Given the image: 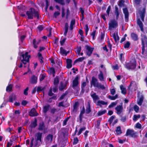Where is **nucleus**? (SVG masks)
Returning a JSON list of instances; mask_svg holds the SVG:
<instances>
[{
  "label": "nucleus",
  "instance_id": "nucleus-1",
  "mask_svg": "<svg viewBox=\"0 0 147 147\" xmlns=\"http://www.w3.org/2000/svg\"><path fill=\"white\" fill-rule=\"evenodd\" d=\"M26 14L28 16V19H32L33 17L36 18L37 19H39V14L38 11H36V9L31 7L30 8L29 11H27L26 12Z\"/></svg>",
  "mask_w": 147,
  "mask_h": 147
},
{
  "label": "nucleus",
  "instance_id": "nucleus-2",
  "mask_svg": "<svg viewBox=\"0 0 147 147\" xmlns=\"http://www.w3.org/2000/svg\"><path fill=\"white\" fill-rule=\"evenodd\" d=\"M136 61L135 59H132L129 62L126 63L125 68L129 70L134 69L136 68Z\"/></svg>",
  "mask_w": 147,
  "mask_h": 147
},
{
  "label": "nucleus",
  "instance_id": "nucleus-3",
  "mask_svg": "<svg viewBox=\"0 0 147 147\" xmlns=\"http://www.w3.org/2000/svg\"><path fill=\"white\" fill-rule=\"evenodd\" d=\"M91 86H93L95 87H97L98 89L104 90L105 89V86L103 85H101L98 82L97 79L93 76L91 82Z\"/></svg>",
  "mask_w": 147,
  "mask_h": 147
},
{
  "label": "nucleus",
  "instance_id": "nucleus-4",
  "mask_svg": "<svg viewBox=\"0 0 147 147\" xmlns=\"http://www.w3.org/2000/svg\"><path fill=\"white\" fill-rule=\"evenodd\" d=\"M125 136H130L132 138L136 137V133L133 129H128L126 131Z\"/></svg>",
  "mask_w": 147,
  "mask_h": 147
},
{
  "label": "nucleus",
  "instance_id": "nucleus-5",
  "mask_svg": "<svg viewBox=\"0 0 147 147\" xmlns=\"http://www.w3.org/2000/svg\"><path fill=\"white\" fill-rule=\"evenodd\" d=\"M109 30L116 28L118 26L117 22L115 19L111 20L110 22L109 23Z\"/></svg>",
  "mask_w": 147,
  "mask_h": 147
},
{
  "label": "nucleus",
  "instance_id": "nucleus-6",
  "mask_svg": "<svg viewBox=\"0 0 147 147\" xmlns=\"http://www.w3.org/2000/svg\"><path fill=\"white\" fill-rule=\"evenodd\" d=\"M37 125V120L36 118H35L33 121L31 122L30 124L28 127V129L31 132H32V129L36 127Z\"/></svg>",
  "mask_w": 147,
  "mask_h": 147
},
{
  "label": "nucleus",
  "instance_id": "nucleus-7",
  "mask_svg": "<svg viewBox=\"0 0 147 147\" xmlns=\"http://www.w3.org/2000/svg\"><path fill=\"white\" fill-rule=\"evenodd\" d=\"M123 13L125 15V21L126 22L128 21L129 13L127 9V7L123 9Z\"/></svg>",
  "mask_w": 147,
  "mask_h": 147
},
{
  "label": "nucleus",
  "instance_id": "nucleus-8",
  "mask_svg": "<svg viewBox=\"0 0 147 147\" xmlns=\"http://www.w3.org/2000/svg\"><path fill=\"white\" fill-rule=\"evenodd\" d=\"M115 110L116 111V113L117 114L120 115L122 112L123 108L122 105H117L115 108Z\"/></svg>",
  "mask_w": 147,
  "mask_h": 147
},
{
  "label": "nucleus",
  "instance_id": "nucleus-9",
  "mask_svg": "<svg viewBox=\"0 0 147 147\" xmlns=\"http://www.w3.org/2000/svg\"><path fill=\"white\" fill-rule=\"evenodd\" d=\"M85 47L86 50V54L88 56H90L92 53L94 49L87 45H86Z\"/></svg>",
  "mask_w": 147,
  "mask_h": 147
},
{
  "label": "nucleus",
  "instance_id": "nucleus-10",
  "mask_svg": "<svg viewBox=\"0 0 147 147\" xmlns=\"http://www.w3.org/2000/svg\"><path fill=\"white\" fill-rule=\"evenodd\" d=\"M38 129L40 131L43 130L45 131V126L43 121H42L39 123Z\"/></svg>",
  "mask_w": 147,
  "mask_h": 147
},
{
  "label": "nucleus",
  "instance_id": "nucleus-11",
  "mask_svg": "<svg viewBox=\"0 0 147 147\" xmlns=\"http://www.w3.org/2000/svg\"><path fill=\"white\" fill-rule=\"evenodd\" d=\"M29 115L31 117L37 116L38 115V114L36 112L35 108H33L30 111Z\"/></svg>",
  "mask_w": 147,
  "mask_h": 147
},
{
  "label": "nucleus",
  "instance_id": "nucleus-12",
  "mask_svg": "<svg viewBox=\"0 0 147 147\" xmlns=\"http://www.w3.org/2000/svg\"><path fill=\"white\" fill-rule=\"evenodd\" d=\"M16 99V95L14 93H12L9 96L8 102H13V100H15Z\"/></svg>",
  "mask_w": 147,
  "mask_h": 147
},
{
  "label": "nucleus",
  "instance_id": "nucleus-13",
  "mask_svg": "<svg viewBox=\"0 0 147 147\" xmlns=\"http://www.w3.org/2000/svg\"><path fill=\"white\" fill-rule=\"evenodd\" d=\"M79 77L78 76H77L75 78L74 80L73 81V84L72 87H75L77 86L79 84L78 80Z\"/></svg>",
  "mask_w": 147,
  "mask_h": 147
},
{
  "label": "nucleus",
  "instance_id": "nucleus-14",
  "mask_svg": "<svg viewBox=\"0 0 147 147\" xmlns=\"http://www.w3.org/2000/svg\"><path fill=\"white\" fill-rule=\"evenodd\" d=\"M137 24L140 28L142 32H143L144 28L143 24L139 18L137 20Z\"/></svg>",
  "mask_w": 147,
  "mask_h": 147
},
{
  "label": "nucleus",
  "instance_id": "nucleus-15",
  "mask_svg": "<svg viewBox=\"0 0 147 147\" xmlns=\"http://www.w3.org/2000/svg\"><path fill=\"white\" fill-rule=\"evenodd\" d=\"M72 61L71 59H66V67L67 69L71 68L72 66Z\"/></svg>",
  "mask_w": 147,
  "mask_h": 147
},
{
  "label": "nucleus",
  "instance_id": "nucleus-16",
  "mask_svg": "<svg viewBox=\"0 0 147 147\" xmlns=\"http://www.w3.org/2000/svg\"><path fill=\"white\" fill-rule=\"evenodd\" d=\"M42 134V133H40L39 132H38L36 134V141H39L40 142H41Z\"/></svg>",
  "mask_w": 147,
  "mask_h": 147
},
{
  "label": "nucleus",
  "instance_id": "nucleus-17",
  "mask_svg": "<svg viewBox=\"0 0 147 147\" xmlns=\"http://www.w3.org/2000/svg\"><path fill=\"white\" fill-rule=\"evenodd\" d=\"M140 16L142 22L144 21V18L145 16V9L143 8L142 11H141L140 13Z\"/></svg>",
  "mask_w": 147,
  "mask_h": 147
},
{
  "label": "nucleus",
  "instance_id": "nucleus-18",
  "mask_svg": "<svg viewBox=\"0 0 147 147\" xmlns=\"http://www.w3.org/2000/svg\"><path fill=\"white\" fill-rule=\"evenodd\" d=\"M50 107V106L49 104L44 106L43 108V112L44 113H46L49 110Z\"/></svg>",
  "mask_w": 147,
  "mask_h": 147
},
{
  "label": "nucleus",
  "instance_id": "nucleus-19",
  "mask_svg": "<svg viewBox=\"0 0 147 147\" xmlns=\"http://www.w3.org/2000/svg\"><path fill=\"white\" fill-rule=\"evenodd\" d=\"M68 83V82L66 81L65 82V84L63 85L62 82H60V85L59 86V90L60 91H62L67 86V84Z\"/></svg>",
  "mask_w": 147,
  "mask_h": 147
},
{
  "label": "nucleus",
  "instance_id": "nucleus-20",
  "mask_svg": "<svg viewBox=\"0 0 147 147\" xmlns=\"http://www.w3.org/2000/svg\"><path fill=\"white\" fill-rule=\"evenodd\" d=\"M144 96L143 95H141L138 100H137V104L139 106H141L142 103L144 100Z\"/></svg>",
  "mask_w": 147,
  "mask_h": 147
},
{
  "label": "nucleus",
  "instance_id": "nucleus-21",
  "mask_svg": "<svg viewBox=\"0 0 147 147\" xmlns=\"http://www.w3.org/2000/svg\"><path fill=\"white\" fill-rule=\"evenodd\" d=\"M22 59L27 60L28 58V60H29V58L30 57V55H28V52H26L25 54H22Z\"/></svg>",
  "mask_w": 147,
  "mask_h": 147
},
{
  "label": "nucleus",
  "instance_id": "nucleus-22",
  "mask_svg": "<svg viewBox=\"0 0 147 147\" xmlns=\"http://www.w3.org/2000/svg\"><path fill=\"white\" fill-rule=\"evenodd\" d=\"M107 102H105L103 100H99L97 102V105L99 106L100 107H102V105H107Z\"/></svg>",
  "mask_w": 147,
  "mask_h": 147
},
{
  "label": "nucleus",
  "instance_id": "nucleus-23",
  "mask_svg": "<svg viewBox=\"0 0 147 147\" xmlns=\"http://www.w3.org/2000/svg\"><path fill=\"white\" fill-rule=\"evenodd\" d=\"M98 78L101 81H104L103 74L101 71H100V74L98 75Z\"/></svg>",
  "mask_w": 147,
  "mask_h": 147
},
{
  "label": "nucleus",
  "instance_id": "nucleus-24",
  "mask_svg": "<svg viewBox=\"0 0 147 147\" xmlns=\"http://www.w3.org/2000/svg\"><path fill=\"white\" fill-rule=\"evenodd\" d=\"M64 28L65 31L63 34V35L64 36H66L68 29V24L67 23H65V25Z\"/></svg>",
  "mask_w": 147,
  "mask_h": 147
},
{
  "label": "nucleus",
  "instance_id": "nucleus-25",
  "mask_svg": "<svg viewBox=\"0 0 147 147\" xmlns=\"http://www.w3.org/2000/svg\"><path fill=\"white\" fill-rule=\"evenodd\" d=\"M115 13L116 15V20H118V19L119 16V13L118 11V9L117 5H115Z\"/></svg>",
  "mask_w": 147,
  "mask_h": 147
},
{
  "label": "nucleus",
  "instance_id": "nucleus-26",
  "mask_svg": "<svg viewBox=\"0 0 147 147\" xmlns=\"http://www.w3.org/2000/svg\"><path fill=\"white\" fill-rule=\"evenodd\" d=\"M131 38L134 41H136L138 40V35L134 33H132L131 34Z\"/></svg>",
  "mask_w": 147,
  "mask_h": 147
},
{
  "label": "nucleus",
  "instance_id": "nucleus-27",
  "mask_svg": "<svg viewBox=\"0 0 147 147\" xmlns=\"http://www.w3.org/2000/svg\"><path fill=\"white\" fill-rule=\"evenodd\" d=\"M37 82V78L35 76L33 75L31 78V83L32 84H36Z\"/></svg>",
  "mask_w": 147,
  "mask_h": 147
},
{
  "label": "nucleus",
  "instance_id": "nucleus-28",
  "mask_svg": "<svg viewBox=\"0 0 147 147\" xmlns=\"http://www.w3.org/2000/svg\"><path fill=\"white\" fill-rule=\"evenodd\" d=\"M78 102H75L73 106V111H74L76 112L78 110Z\"/></svg>",
  "mask_w": 147,
  "mask_h": 147
},
{
  "label": "nucleus",
  "instance_id": "nucleus-29",
  "mask_svg": "<svg viewBox=\"0 0 147 147\" xmlns=\"http://www.w3.org/2000/svg\"><path fill=\"white\" fill-rule=\"evenodd\" d=\"M141 41H142V55H144V52L145 51V45H144V42L143 39H141Z\"/></svg>",
  "mask_w": 147,
  "mask_h": 147
},
{
  "label": "nucleus",
  "instance_id": "nucleus-30",
  "mask_svg": "<svg viewBox=\"0 0 147 147\" xmlns=\"http://www.w3.org/2000/svg\"><path fill=\"white\" fill-rule=\"evenodd\" d=\"M13 85L12 84H9L6 88V91L7 92H9L12 91V90Z\"/></svg>",
  "mask_w": 147,
  "mask_h": 147
},
{
  "label": "nucleus",
  "instance_id": "nucleus-31",
  "mask_svg": "<svg viewBox=\"0 0 147 147\" xmlns=\"http://www.w3.org/2000/svg\"><path fill=\"white\" fill-rule=\"evenodd\" d=\"M115 131L117 133V135H119L122 133L120 126H118L116 127Z\"/></svg>",
  "mask_w": 147,
  "mask_h": 147
},
{
  "label": "nucleus",
  "instance_id": "nucleus-32",
  "mask_svg": "<svg viewBox=\"0 0 147 147\" xmlns=\"http://www.w3.org/2000/svg\"><path fill=\"white\" fill-rule=\"evenodd\" d=\"M120 88L121 90V93L123 94H125L126 93V88L123 87L122 85L120 86Z\"/></svg>",
  "mask_w": 147,
  "mask_h": 147
},
{
  "label": "nucleus",
  "instance_id": "nucleus-33",
  "mask_svg": "<svg viewBox=\"0 0 147 147\" xmlns=\"http://www.w3.org/2000/svg\"><path fill=\"white\" fill-rule=\"evenodd\" d=\"M91 111V107L89 103L88 105V106L86 107V113L87 114L90 113Z\"/></svg>",
  "mask_w": 147,
  "mask_h": 147
},
{
  "label": "nucleus",
  "instance_id": "nucleus-34",
  "mask_svg": "<svg viewBox=\"0 0 147 147\" xmlns=\"http://www.w3.org/2000/svg\"><path fill=\"white\" fill-rule=\"evenodd\" d=\"M106 112L107 111L106 110H104L102 111H99L97 113V115L98 116H100L105 114V113H106Z\"/></svg>",
  "mask_w": 147,
  "mask_h": 147
},
{
  "label": "nucleus",
  "instance_id": "nucleus-35",
  "mask_svg": "<svg viewBox=\"0 0 147 147\" xmlns=\"http://www.w3.org/2000/svg\"><path fill=\"white\" fill-rule=\"evenodd\" d=\"M84 59V57H79L78 59H76L74 62L73 65H75L76 63L78 62H82Z\"/></svg>",
  "mask_w": 147,
  "mask_h": 147
},
{
  "label": "nucleus",
  "instance_id": "nucleus-36",
  "mask_svg": "<svg viewBox=\"0 0 147 147\" xmlns=\"http://www.w3.org/2000/svg\"><path fill=\"white\" fill-rule=\"evenodd\" d=\"M59 82V78L57 76L54 79L53 84L54 86H58Z\"/></svg>",
  "mask_w": 147,
  "mask_h": 147
},
{
  "label": "nucleus",
  "instance_id": "nucleus-37",
  "mask_svg": "<svg viewBox=\"0 0 147 147\" xmlns=\"http://www.w3.org/2000/svg\"><path fill=\"white\" fill-rule=\"evenodd\" d=\"M53 135L49 134L47 136L46 139L47 140L49 141L50 140L51 142H52L53 141Z\"/></svg>",
  "mask_w": 147,
  "mask_h": 147
},
{
  "label": "nucleus",
  "instance_id": "nucleus-38",
  "mask_svg": "<svg viewBox=\"0 0 147 147\" xmlns=\"http://www.w3.org/2000/svg\"><path fill=\"white\" fill-rule=\"evenodd\" d=\"M108 97L109 99L111 100H114L118 98V95L117 94H116L114 96H111L110 95H109L108 96Z\"/></svg>",
  "mask_w": 147,
  "mask_h": 147
},
{
  "label": "nucleus",
  "instance_id": "nucleus-39",
  "mask_svg": "<svg viewBox=\"0 0 147 147\" xmlns=\"http://www.w3.org/2000/svg\"><path fill=\"white\" fill-rule=\"evenodd\" d=\"M91 96L94 100H97L99 99L98 96L96 95L95 93H94L93 94H91Z\"/></svg>",
  "mask_w": 147,
  "mask_h": 147
},
{
  "label": "nucleus",
  "instance_id": "nucleus-40",
  "mask_svg": "<svg viewBox=\"0 0 147 147\" xmlns=\"http://www.w3.org/2000/svg\"><path fill=\"white\" fill-rule=\"evenodd\" d=\"M36 39L34 38L33 40L32 44L33 45L35 49H36L38 47L37 45L39 44L38 42H36Z\"/></svg>",
  "mask_w": 147,
  "mask_h": 147
},
{
  "label": "nucleus",
  "instance_id": "nucleus-41",
  "mask_svg": "<svg viewBox=\"0 0 147 147\" xmlns=\"http://www.w3.org/2000/svg\"><path fill=\"white\" fill-rule=\"evenodd\" d=\"M113 37L114 39L115 42H117L119 39V36L117 35H116L115 33H114L113 35Z\"/></svg>",
  "mask_w": 147,
  "mask_h": 147
},
{
  "label": "nucleus",
  "instance_id": "nucleus-42",
  "mask_svg": "<svg viewBox=\"0 0 147 147\" xmlns=\"http://www.w3.org/2000/svg\"><path fill=\"white\" fill-rule=\"evenodd\" d=\"M56 3H59L62 5H64L65 3L63 0H54Z\"/></svg>",
  "mask_w": 147,
  "mask_h": 147
},
{
  "label": "nucleus",
  "instance_id": "nucleus-43",
  "mask_svg": "<svg viewBox=\"0 0 147 147\" xmlns=\"http://www.w3.org/2000/svg\"><path fill=\"white\" fill-rule=\"evenodd\" d=\"M115 117V116L114 115H112L110 117L108 121L110 124H111L112 123L113 119Z\"/></svg>",
  "mask_w": 147,
  "mask_h": 147
},
{
  "label": "nucleus",
  "instance_id": "nucleus-44",
  "mask_svg": "<svg viewBox=\"0 0 147 147\" xmlns=\"http://www.w3.org/2000/svg\"><path fill=\"white\" fill-rule=\"evenodd\" d=\"M81 49L82 48L81 46L77 47L76 51V53H77L78 55H80Z\"/></svg>",
  "mask_w": 147,
  "mask_h": 147
},
{
  "label": "nucleus",
  "instance_id": "nucleus-45",
  "mask_svg": "<svg viewBox=\"0 0 147 147\" xmlns=\"http://www.w3.org/2000/svg\"><path fill=\"white\" fill-rule=\"evenodd\" d=\"M50 71L51 73H52L53 76H55V71L54 68L53 67L50 68Z\"/></svg>",
  "mask_w": 147,
  "mask_h": 147
},
{
  "label": "nucleus",
  "instance_id": "nucleus-46",
  "mask_svg": "<svg viewBox=\"0 0 147 147\" xmlns=\"http://www.w3.org/2000/svg\"><path fill=\"white\" fill-rule=\"evenodd\" d=\"M60 53L63 55L64 54L66 55V53H65L66 51L63 49V48L61 47L60 48Z\"/></svg>",
  "mask_w": 147,
  "mask_h": 147
},
{
  "label": "nucleus",
  "instance_id": "nucleus-47",
  "mask_svg": "<svg viewBox=\"0 0 147 147\" xmlns=\"http://www.w3.org/2000/svg\"><path fill=\"white\" fill-rule=\"evenodd\" d=\"M79 141V140L77 137L74 138V141L73 142V144L75 145L77 144Z\"/></svg>",
  "mask_w": 147,
  "mask_h": 147
},
{
  "label": "nucleus",
  "instance_id": "nucleus-48",
  "mask_svg": "<svg viewBox=\"0 0 147 147\" xmlns=\"http://www.w3.org/2000/svg\"><path fill=\"white\" fill-rule=\"evenodd\" d=\"M86 129V128L85 127H83L81 128L78 133V135L79 136L81 134L82 131H83L85 130Z\"/></svg>",
  "mask_w": 147,
  "mask_h": 147
},
{
  "label": "nucleus",
  "instance_id": "nucleus-49",
  "mask_svg": "<svg viewBox=\"0 0 147 147\" xmlns=\"http://www.w3.org/2000/svg\"><path fill=\"white\" fill-rule=\"evenodd\" d=\"M140 117V115H134L133 116V120L134 121H136L137 120V119L139 118Z\"/></svg>",
  "mask_w": 147,
  "mask_h": 147
},
{
  "label": "nucleus",
  "instance_id": "nucleus-50",
  "mask_svg": "<svg viewBox=\"0 0 147 147\" xmlns=\"http://www.w3.org/2000/svg\"><path fill=\"white\" fill-rule=\"evenodd\" d=\"M130 43L129 41H127L124 44V47L125 48H128L129 47Z\"/></svg>",
  "mask_w": 147,
  "mask_h": 147
},
{
  "label": "nucleus",
  "instance_id": "nucleus-51",
  "mask_svg": "<svg viewBox=\"0 0 147 147\" xmlns=\"http://www.w3.org/2000/svg\"><path fill=\"white\" fill-rule=\"evenodd\" d=\"M117 104L116 102H111V104L109 106L108 108H111L114 106H115Z\"/></svg>",
  "mask_w": 147,
  "mask_h": 147
},
{
  "label": "nucleus",
  "instance_id": "nucleus-52",
  "mask_svg": "<svg viewBox=\"0 0 147 147\" xmlns=\"http://www.w3.org/2000/svg\"><path fill=\"white\" fill-rule=\"evenodd\" d=\"M125 1L124 0H121L119 1V5L120 7L123 6L124 5Z\"/></svg>",
  "mask_w": 147,
  "mask_h": 147
},
{
  "label": "nucleus",
  "instance_id": "nucleus-53",
  "mask_svg": "<svg viewBox=\"0 0 147 147\" xmlns=\"http://www.w3.org/2000/svg\"><path fill=\"white\" fill-rule=\"evenodd\" d=\"M101 120L100 119H98L97 121V123L96 124V128L98 129H99L100 128V124Z\"/></svg>",
  "mask_w": 147,
  "mask_h": 147
},
{
  "label": "nucleus",
  "instance_id": "nucleus-54",
  "mask_svg": "<svg viewBox=\"0 0 147 147\" xmlns=\"http://www.w3.org/2000/svg\"><path fill=\"white\" fill-rule=\"evenodd\" d=\"M70 117H68L66 119H65L63 122V126H65L67 125V122L69 120V118Z\"/></svg>",
  "mask_w": 147,
  "mask_h": 147
},
{
  "label": "nucleus",
  "instance_id": "nucleus-55",
  "mask_svg": "<svg viewBox=\"0 0 147 147\" xmlns=\"http://www.w3.org/2000/svg\"><path fill=\"white\" fill-rule=\"evenodd\" d=\"M13 140H11L10 139L9 140V142H7V145H8V146L10 147L11 146L12 144H13V141H15V139H12Z\"/></svg>",
  "mask_w": 147,
  "mask_h": 147
},
{
  "label": "nucleus",
  "instance_id": "nucleus-56",
  "mask_svg": "<svg viewBox=\"0 0 147 147\" xmlns=\"http://www.w3.org/2000/svg\"><path fill=\"white\" fill-rule=\"evenodd\" d=\"M80 11L82 14V20L84 19V10L81 7L80 8Z\"/></svg>",
  "mask_w": 147,
  "mask_h": 147
},
{
  "label": "nucleus",
  "instance_id": "nucleus-57",
  "mask_svg": "<svg viewBox=\"0 0 147 147\" xmlns=\"http://www.w3.org/2000/svg\"><path fill=\"white\" fill-rule=\"evenodd\" d=\"M135 127L137 128L141 129L142 128V125L140 124L138 122L136 124Z\"/></svg>",
  "mask_w": 147,
  "mask_h": 147
},
{
  "label": "nucleus",
  "instance_id": "nucleus-58",
  "mask_svg": "<svg viewBox=\"0 0 147 147\" xmlns=\"http://www.w3.org/2000/svg\"><path fill=\"white\" fill-rule=\"evenodd\" d=\"M60 12L58 11H55L54 13L53 14V17L55 18H56L57 16H59L60 14Z\"/></svg>",
  "mask_w": 147,
  "mask_h": 147
},
{
  "label": "nucleus",
  "instance_id": "nucleus-59",
  "mask_svg": "<svg viewBox=\"0 0 147 147\" xmlns=\"http://www.w3.org/2000/svg\"><path fill=\"white\" fill-rule=\"evenodd\" d=\"M134 110L136 113L138 112L139 110V107L136 105H134Z\"/></svg>",
  "mask_w": 147,
  "mask_h": 147
},
{
  "label": "nucleus",
  "instance_id": "nucleus-60",
  "mask_svg": "<svg viewBox=\"0 0 147 147\" xmlns=\"http://www.w3.org/2000/svg\"><path fill=\"white\" fill-rule=\"evenodd\" d=\"M26 37V36L25 35H22L20 36V40L22 42L24 40Z\"/></svg>",
  "mask_w": 147,
  "mask_h": 147
},
{
  "label": "nucleus",
  "instance_id": "nucleus-61",
  "mask_svg": "<svg viewBox=\"0 0 147 147\" xmlns=\"http://www.w3.org/2000/svg\"><path fill=\"white\" fill-rule=\"evenodd\" d=\"M70 11L68 8H67L66 10V19H68L69 16L70 15Z\"/></svg>",
  "mask_w": 147,
  "mask_h": 147
},
{
  "label": "nucleus",
  "instance_id": "nucleus-62",
  "mask_svg": "<svg viewBox=\"0 0 147 147\" xmlns=\"http://www.w3.org/2000/svg\"><path fill=\"white\" fill-rule=\"evenodd\" d=\"M21 61L22 63L25 65L26 63H27L29 62V60H28V59L27 60L22 59L21 60Z\"/></svg>",
  "mask_w": 147,
  "mask_h": 147
},
{
  "label": "nucleus",
  "instance_id": "nucleus-63",
  "mask_svg": "<svg viewBox=\"0 0 147 147\" xmlns=\"http://www.w3.org/2000/svg\"><path fill=\"white\" fill-rule=\"evenodd\" d=\"M45 76L44 74H41L40 77V81H42L45 78Z\"/></svg>",
  "mask_w": 147,
  "mask_h": 147
},
{
  "label": "nucleus",
  "instance_id": "nucleus-64",
  "mask_svg": "<svg viewBox=\"0 0 147 147\" xmlns=\"http://www.w3.org/2000/svg\"><path fill=\"white\" fill-rule=\"evenodd\" d=\"M57 111V110L56 109L54 108L51 109L50 113L52 114H54L55 112Z\"/></svg>",
  "mask_w": 147,
  "mask_h": 147
}]
</instances>
